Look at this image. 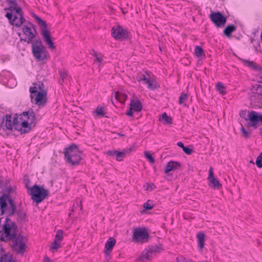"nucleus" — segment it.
Listing matches in <instances>:
<instances>
[{
	"label": "nucleus",
	"mask_w": 262,
	"mask_h": 262,
	"mask_svg": "<svg viewBox=\"0 0 262 262\" xmlns=\"http://www.w3.org/2000/svg\"><path fill=\"white\" fill-rule=\"evenodd\" d=\"M94 114H96V116L98 117H103L105 115V113L103 111V108L102 106H98L97 108L93 112Z\"/></svg>",
	"instance_id": "nucleus-32"
},
{
	"label": "nucleus",
	"mask_w": 262,
	"mask_h": 262,
	"mask_svg": "<svg viewBox=\"0 0 262 262\" xmlns=\"http://www.w3.org/2000/svg\"><path fill=\"white\" fill-rule=\"evenodd\" d=\"M248 119L250 122L248 123V126H252L254 128H256L258 121L262 123V115H258L256 112L251 111L248 113Z\"/></svg>",
	"instance_id": "nucleus-16"
},
{
	"label": "nucleus",
	"mask_w": 262,
	"mask_h": 262,
	"mask_svg": "<svg viewBox=\"0 0 262 262\" xmlns=\"http://www.w3.org/2000/svg\"><path fill=\"white\" fill-rule=\"evenodd\" d=\"M78 207L80 208V210L82 211V205L81 201L79 199H77L75 201V202H74V203L73 204L72 211H75L76 210V209L77 208H78Z\"/></svg>",
	"instance_id": "nucleus-34"
},
{
	"label": "nucleus",
	"mask_w": 262,
	"mask_h": 262,
	"mask_svg": "<svg viewBox=\"0 0 262 262\" xmlns=\"http://www.w3.org/2000/svg\"><path fill=\"white\" fill-rule=\"evenodd\" d=\"M152 186H154V185L153 184H148L147 185V187L146 188V190H153Z\"/></svg>",
	"instance_id": "nucleus-48"
},
{
	"label": "nucleus",
	"mask_w": 262,
	"mask_h": 262,
	"mask_svg": "<svg viewBox=\"0 0 262 262\" xmlns=\"http://www.w3.org/2000/svg\"><path fill=\"white\" fill-rule=\"evenodd\" d=\"M30 97L32 103L42 107L47 102V91L45 89L44 84L41 82L33 83L29 88Z\"/></svg>",
	"instance_id": "nucleus-2"
},
{
	"label": "nucleus",
	"mask_w": 262,
	"mask_h": 262,
	"mask_svg": "<svg viewBox=\"0 0 262 262\" xmlns=\"http://www.w3.org/2000/svg\"><path fill=\"white\" fill-rule=\"evenodd\" d=\"M132 148H126L121 151L116 150H108L106 151V155L110 157L116 156V160L118 161H121L123 158L125 157L126 155L129 154L132 151Z\"/></svg>",
	"instance_id": "nucleus-15"
},
{
	"label": "nucleus",
	"mask_w": 262,
	"mask_h": 262,
	"mask_svg": "<svg viewBox=\"0 0 262 262\" xmlns=\"http://www.w3.org/2000/svg\"><path fill=\"white\" fill-rule=\"evenodd\" d=\"M153 207L154 206L152 204V202L150 200L147 201L143 204V207L146 210H150L152 209Z\"/></svg>",
	"instance_id": "nucleus-41"
},
{
	"label": "nucleus",
	"mask_w": 262,
	"mask_h": 262,
	"mask_svg": "<svg viewBox=\"0 0 262 262\" xmlns=\"http://www.w3.org/2000/svg\"><path fill=\"white\" fill-rule=\"evenodd\" d=\"M36 118L33 109L29 108L13 119L14 128L21 134L30 132L35 126Z\"/></svg>",
	"instance_id": "nucleus-1"
},
{
	"label": "nucleus",
	"mask_w": 262,
	"mask_h": 262,
	"mask_svg": "<svg viewBox=\"0 0 262 262\" xmlns=\"http://www.w3.org/2000/svg\"><path fill=\"white\" fill-rule=\"evenodd\" d=\"M32 52L38 62L45 63L50 58V55L40 39H36L32 43Z\"/></svg>",
	"instance_id": "nucleus-6"
},
{
	"label": "nucleus",
	"mask_w": 262,
	"mask_h": 262,
	"mask_svg": "<svg viewBox=\"0 0 262 262\" xmlns=\"http://www.w3.org/2000/svg\"><path fill=\"white\" fill-rule=\"evenodd\" d=\"M198 247L201 250L204 247L205 234L203 232H199L196 235Z\"/></svg>",
	"instance_id": "nucleus-27"
},
{
	"label": "nucleus",
	"mask_w": 262,
	"mask_h": 262,
	"mask_svg": "<svg viewBox=\"0 0 262 262\" xmlns=\"http://www.w3.org/2000/svg\"><path fill=\"white\" fill-rule=\"evenodd\" d=\"M150 79H148L145 77V75H143V78H141L140 80H139V81H143L144 82V83L148 85V83L150 82Z\"/></svg>",
	"instance_id": "nucleus-45"
},
{
	"label": "nucleus",
	"mask_w": 262,
	"mask_h": 262,
	"mask_svg": "<svg viewBox=\"0 0 262 262\" xmlns=\"http://www.w3.org/2000/svg\"><path fill=\"white\" fill-rule=\"evenodd\" d=\"M95 57H96V60L99 63H101L103 59L101 57L98 56L97 53H95L94 55Z\"/></svg>",
	"instance_id": "nucleus-46"
},
{
	"label": "nucleus",
	"mask_w": 262,
	"mask_h": 262,
	"mask_svg": "<svg viewBox=\"0 0 262 262\" xmlns=\"http://www.w3.org/2000/svg\"><path fill=\"white\" fill-rule=\"evenodd\" d=\"M3 185V181L1 179V177L0 176V187H2Z\"/></svg>",
	"instance_id": "nucleus-52"
},
{
	"label": "nucleus",
	"mask_w": 262,
	"mask_h": 262,
	"mask_svg": "<svg viewBox=\"0 0 262 262\" xmlns=\"http://www.w3.org/2000/svg\"><path fill=\"white\" fill-rule=\"evenodd\" d=\"M246 114V111H243L241 113H240V116L241 117H244V115H245Z\"/></svg>",
	"instance_id": "nucleus-51"
},
{
	"label": "nucleus",
	"mask_w": 262,
	"mask_h": 262,
	"mask_svg": "<svg viewBox=\"0 0 262 262\" xmlns=\"http://www.w3.org/2000/svg\"><path fill=\"white\" fill-rule=\"evenodd\" d=\"M181 167V164L177 161H170L168 162L165 166L164 172L168 173L169 172L179 169Z\"/></svg>",
	"instance_id": "nucleus-19"
},
{
	"label": "nucleus",
	"mask_w": 262,
	"mask_h": 262,
	"mask_svg": "<svg viewBox=\"0 0 262 262\" xmlns=\"http://www.w3.org/2000/svg\"><path fill=\"white\" fill-rule=\"evenodd\" d=\"M177 145L180 147H181L182 149H183V148L185 147L184 144L182 142H178L177 143Z\"/></svg>",
	"instance_id": "nucleus-49"
},
{
	"label": "nucleus",
	"mask_w": 262,
	"mask_h": 262,
	"mask_svg": "<svg viewBox=\"0 0 262 262\" xmlns=\"http://www.w3.org/2000/svg\"><path fill=\"white\" fill-rule=\"evenodd\" d=\"M15 213L16 216V220L18 223H23L26 221V213L23 209H16Z\"/></svg>",
	"instance_id": "nucleus-22"
},
{
	"label": "nucleus",
	"mask_w": 262,
	"mask_h": 262,
	"mask_svg": "<svg viewBox=\"0 0 262 262\" xmlns=\"http://www.w3.org/2000/svg\"><path fill=\"white\" fill-rule=\"evenodd\" d=\"M255 164L258 168H262V152H261L257 157Z\"/></svg>",
	"instance_id": "nucleus-38"
},
{
	"label": "nucleus",
	"mask_w": 262,
	"mask_h": 262,
	"mask_svg": "<svg viewBox=\"0 0 262 262\" xmlns=\"http://www.w3.org/2000/svg\"><path fill=\"white\" fill-rule=\"evenodd\" d=\"M118 135H119V136H121V137H123V136H124V135H123V134H120V133H119V134H118Z\"/></svg>",
	"instance_id": "nucleus-55"
},
{
	"label": "nucleus",
	"mask_w": 262,
	"mask_h": 262,
	"mask_svg": "<svg viewBox=\"0 0 262 262\" xmlns=\"http://www.w3.org/2000/svg\"><path fill=\"white\" fill-rule=\"evenodd\" d=\"M144 155L148 161H149L151 163L153 164L155 162V158L149 154L148 151H145Z\"/></svg>",
	"instance_id": "nucleus-40"
},
{
	"label": "nucleus",
	"mask_w": 262,
	"mask_h": 262,
	"mask_svg": "<svg viewBox=\"0 0 262 262\" xmlns=\"http://www.w3.org/2000/svg\"><path fill=\"white\" fill-rule=\"evenodd\" d=\"M241 130L242 132L244 138H248L249 137L250 135V133L246 131V129H245V128L244 127V126L243 125H242V128L241 129Z\"/></svg>",
	"instance_id": "nucleus-43"
},
{
	"label": "nucleus",
	"mask_w": 262,
	"mask_h": 262,
	"mask_svg": "<svg viewBox=\"0 0 262 262\" xmlns=\"http://www.w3.org/2000/svg\"><path fill=\"white\" fill-rule=\"evenodd\" d=\"M18 228L15 223L7 217L0 229V240L8 242L12 241L17 235Z\"/></svg>",
	"instance_id": "nucleus-4"
},
{
	"label": "nucleus",
	"mask_w": 262,
	"mask_h": 262,
	"mask_svg": "<svg viewBox=\"0 0 262 262\" xmlns=\"http://www.w3.org/2000/svg\"><path fill=\"white\" fill-rule=\"evenodd\" d=\"M149 234L145 229L135 228L133 233V239L136 243H144L148 241Z\"/></svg>",
	"instance_id": "nucleus-13"
},
{
	"label": "nucleus",
	"mask_w": 262,
	"mask_h": 262,
	"mask_svg": "<svg viewBox=\"0 0 262 262\" xmlns=\"http://www.w3.org/2000/svg\"><path fill=\"white\" fill-rule=\"evenodd\" d=\"M147 86L149 90H154L159 88L160 86L155 80L152 79L150 80Z\"/></svg>",
	"instance_id": "nucleus-31"
},
{
	"label": "nucleus",
	"mask_w": 262,
	"mask_h": 262,
	"mask_svg": "<svg viewBox=\"0 0 262 262\" xmlns=\"http://www.w3.org/2000/svg\"><path fill=\"white\" fill-rule=\"evenodd\" d=\"M0 262H16L12 254H4L2 255Z\"/></svg>",
	"instance_id": "nucleus-29"
},
{
	"label": "nucleus",
	"mask_w": 262,
	"mask_h": 262,
	"mask_svg": "<svg viewBox=\"0 0 262 262\" xmlns=\"http://www.w3.org/2000/svg\"><path fill=\"white\" fill-rule=\"evenodd\" d=\"M209 18L217 28L223 27L227 22V17L221 12H211Z\"/></svg>",
	"instance_id": "nucleus-12"
},
{
	"label": "nucleus",
	"mask_w": 262,
	"mask_h": 262,
	"mask_svg": "<svg viewBox=\"0 0 262 262\" xmlns=\"http://www.w3.org/2000/svg\"><path fill=\"white\" fill-rule=\"evenodd\" d=\"M60 242L55 240L54 242L51 244V249L56 250L58 249L60 246Z\"/></svg>",
	"instance_id": "nucleus-42"
},
{
	"label": "nucleus",
	"mask_w": 262,
	"mask_h": 262,
	"mask_svg": "<svg viewBox=\"0 0 262 262\" xmlns=\"http://www.w3.org/2000/svg\"><path fill=\"white\" fill-rule=\"evenodd\" d=\"M59 72V75H60V82L61 83H63V82H64L65 80L67 79L68 74H67V72H66L64 71H60Z\"/></svg>",
	"instance_id": "nucleus-37"
},
{
	"label": "nucleus",
	"mask_w": 262,
	"mask_h": 262,
	"mask_svg": "<svg viewBox=\"0 0 262 262\" xmlns=\"http://www.w3.org/2000/svg\"><path fill=\"white\" fill-rule=\"evenodd\" d=\"M215 86L217 91H219L220 94L224 95L226 93V88L222 82H219L216 83Z\"/></svg>",
	"instance_id": "nucleus-30"
},
{
	"label": "nucleus",
	"mask_w": 262,
	"mask_h": 262,
	"mask_svg": "<svg viewBox=\"0 0 262 262\" xmlns=\"http://www.w3.org/2000/svg\"><path fill=\"white\" fill-rule=\"evenodd\" d=\"M22 31L25 37L21 38L20 40H23L27 43H31L35 37V33H36L35 26L32 23H29L28 26L25 25L23 27Z\"/></svg>",
	"instance_id": "nucleus-11"
},
{
	"label": "nucleus",
	"mask_w": 262,
	"mask_h": 262,
	"mask_svg": "<svg viewBox=\"0 0 262 262\" xmlns=\"http://www.w3.org/2000/svg\"><path fill=\"white\" fill-rule=\"evenodd\" d=\"M188 98V95L186 93H182L179 97V103L182 104L184 103Z\"/></svg>",
	"instance_id": "nucleus-36"
},
{
	"label": "nucleus",
	"mask_w": 262,
	"mask_h": 262,
	"mask_svg": "<svg viewBox=\"0 0 262 262\" xmlns=\"http://www.w3.org/2000/svg\"><path fill=\"white\" fill-rule=\"evenodd\" d=\"M154 250L151 249L144 251L142 254L139 257V260L141 262H144L145 260H149Z\"/></svg>",
	"instance_id": "nucleus-26"
},
{
	"label": "nucleus",
	"mask_w": 262,
	"mask_h": 262,
	"mask_svg": "<svg viewBox=\"0 0 262 262\" xmlns=\"http://www.w3.org/2000/svg\"><path fill=\"white\" fill-rule=\"evenodd\" d=\"M63 238V232L61 230H58L57 231L55 240L58 241V242H60Z\"/></svg>",
	"instance_id": "nucleus-39"
},
{
	"label": "nucleus",
	"mask_w": 262,
	"mask_h": 262,
	"mask_svg": "<svg viewBox=\"0 0 262 262\" xmlns=\"http://www.w3.org/2000/svg\"><path fill=\"white\" fill-rule=\"evenodd\" d=\"M16 205L13 199L8 195L0 197V214H7L9 217L15 214Z\"/></svg>",
	"instance_id": "nucleus-7"
},
{
	"label": "nucleus",
	"mask_w": 262,
	"mask_h": 262,
	"mask_svg": "<svg viewBox=\"0 0 262 262\" xmlns=\"http://www.w3.org/2000/svg\"><path fill=\"white\" fill-rule=\"evenodd\" d=\"M236 26L234 25H227L223 31V33L226 37L231 38V34L236 30Z\"/></svg>",
	"instance_id": "nucleus-24"
},
{
	"label": "nucleus",
	"mask_w": 262,
	"mask_h": 262,
	"mask_svg": "<svg viewBox=\"0 0 262 262\" xmlns=\"http://www.w3.org/2000/svg\"><path fill=\"white\" fill-rule=\"evenodd\" d=\"M34 17L37 20L38 24L41 28V34L43 40L48 48L51 50H55L56 47L51 39V36L47 28V24L45 21L41 19L37 15L34 14Z\"/></svg>",
	"instance_id": "nucleus-8"
},
{
	"label": "nucleus",
	"mask_w": 262,
	"mask_h": 262,
	"mask_svg": "<svg viewBox=\"0 0 262 262\" xmlns=\"http://www.w3.org/2000/svg\"><path fill=\"white\" fill-rule=\"evenodd\" d=\"M116 243L114 237H110L105 244L104 253L106 255H109L112 252L113 247Z\"/></svg>",
	"instance_id": "nucleus-21"
},
{
	"label": "nucleus",
	"mask_w": 262,
	"mask_h": 262,
	"mask_svg": "<svg viewBox=\"0 0 262 262\" xmlns=\"http://www.w3.org/2000/svg\"><path fill=\"white\" fill-rule=\"evenodd\" d=\"M162 119L164 120L165 124H171L172 122V119L168 116L166 113H164L162 114Z\"/></svg>",
	"instance_id": "nucleus-35"
},
{
	"label": "nucleus",
	"mask_w": 262,
	"mask_h": 262,
	"mask_svg": "<svg viewBox=\"0 0 262 262\" xmlns=\"http://www.w3.org/2000/svg\"><path fill=\"white\" fill-rule=\"evenodd\" d=\"M2 0H0V2Z\"/></svg>",
	"instance_id": "nucleus-58"
},
{
	"label": "nucleus",
	"mask_w": 262,
	"mask_h": 262,
	"mask_svg": "<svg viewBox=\"0 0 262 262\" xmlns=\"http://www.w3.org/2000/svg\"><path fill=\"white\" fill-rule=\"evenodd\" d=\"M5 122V126L7 129L12 130L13 126L14 127L13 122L11 121V115L7 114L5 116V119L3 118L2 124Z\"/></svg>",
	"instance_id": "nucleus-23"
},
{
	"label": "nucleus",
	"mask_w": 262,
	"mask_h": 262,
	"mask_svg": "<svg viewBox=\"0 0 262 262\" xmlns=\"http://www.w3.org/2000/svg\"><path fill=\"white\" fill-rule=\"evenodd\" d=\"M239 59L244 63L245 66L248 67L251 69L256 71H262V67L258 66L256 62L242 58H239Z\"/></svg>",
	"instance_id": "nucleus-20"
},
{
	"label": "nucleus",
	"mask_w": 262,
	"mask_h": 262,
	"mask_svg": "<svg viewBox=\"0 0 262 262\" xmlns=\"http://www.w3.org/2000/svg\"><path fill=\"white\" fill-rule=\"evenodd\" d=\"M63 154L64 159L71 166H77L82 160L81 152L79 151L78 146L75 144L70 145L65 148Z\"/></svg>",
	"instance_id": "nucleus-5"
},
{
	"label": "nucleus",
	"mask_w": 262,
	"mask_h": 262,
	"mask_svg": "<svg viewBox=\"0 0 262 262\" xmlns=\"http://www.w3.org/2000/svg\"><path fill=\"white\" fill-rule=\"evenodd\" d=\"M131 109L135 112H140L142 109V105L140 101L138 100H132L130 103Z\"/></svg>",
	"instance_id": "nucleus-25"
},
{
	"label": "nucleus",
	"mask_w": 262,
	"mask_h": 262,
	"mask_svg": "<svg viewBox=\"0 0 262 262\" xmlns=\"http://www.w3.org/2000/svg\"><path fill=\"white\" fill-rule=\"evenodd\" d=\"M183 151L187 155H190L192 154L193 150L187 146H185L183 149Z\"/></svg>",
	"instance_id": "nucleus-44"
},
{
	"label": "nucleus",
	"mask_w": 262,
	"mask_h": 262,
	"mask_svg": "<svg viewBox=\"0 0 262 262\" xmlns=\"http://www.w3.org/2000/svg\"><path fill=\"white\" fill-rule=\"evenodd\" d=\"M208 180L211 183V187L214 189H220L222 185L218 179L215 178L213 176V172L212 167H210L209 168Z\"/></svg>",
	"instance_id": "nucleus-18"
},
{
	"label": "nucleus",
	"mask_w": 262,
	"mask_h": 262,
	"mask_svg": "<svg viewBox=\"0 0 262 262\" xmlns=\"http://www.w3.org/2000/svg\"><path fill=\"white\" fill-rule=\"evenodd\" d=\"M12 190V189L11 188H9L8 189V192L9 193H10Z\"/></svg>",
	"instance_id": "nucleus-53"
},
{
	"label": "nucleus",
	"mask_w": 262,
	"mask_h": 262,
	"mask_svg": "<svg viewBox=\"0 0 262 262\" xmlns=\"http://www.w3.org/2000/svg\"><path fill=\"white\" fill-rule=\"evenodd\" d=\"M9 7L5 9L10 11L5 15L11 25L16 27H20L25 21L24 13L20 7H18L16 0H6Z\"/></svg>",
	"instance_id": "nucleus-3"
},
{
	"label": "nucleus",
	"mask_w": 262,
	"mask_h": 262,
	"mask_svg": "<svg viewBox=\"0 0 262 262\" xmlns=\"http://www.w3.org/2000/svg\"><path fill=\"white\" fill-rule=\"evenodd\" d=\"M250 162L251 163H252L253 164H255V163H254V162H253L252 160H251V161H250Z\"/></svg>",
	"instance_id": "nucleus-56"
},
{
	"label": "nucleus",
	"mask_w": 262,
	"mask_h": 262,
	"mask_svg": "<svg viewBox=\"0 0 262 262\" xmlns=\"http://www.w3.org/2000/svg\"><path fill=\"white\" fill-rule=\"evenodd\" d=\"M251 95L250 100H254L255 97L261 96L262 98V85L255 84L252 85L250 89Z\"/></svg>",
	"instance_id": "nucleus-17"
},
{
	"label": "nucleus",
	"mask_w": 262,
	"mask_h": 262,
	"mask_svg": "<svg viewBox=\"0 0 262 262\" xmlns=\"http://www.w3.org/2000/svg\"><path fill=\"white\" fill-rule=\"evenodd\" d=\"M194 53L196 56L198 57H201L202 56H205V54L204 53V50L203 48L200 46H196L194 49Z\"/></svg>",
	"instance_id": "nucleus-33"
},
{
	"label": "nucleus",
	"mask_w": 262,
	"mask_h": 262,
	"mask_svg": "<svg viewBox=\"0 0 262 262\" xmlns=\"http://www.w3.org/2000/svg\"><path fill=\"white\" fill-rule=\"evenodd\" d=\"M12 241L13 242L12 248L13 251L17 254H23L27 248V238L21 233H19Z\"/></svg>",
	"instance_id": "nucleus-10"
},
{
	"label": "nucleus",
	"mask_w": 262,
	"mask_h": 262,
	"mask_svg": "<svg viewBox=\"0 0 262 262\" xmlns=\"http://www.w3.org/2000/svg\"><path fill=\"white\" fill-rule=\"evenodd\" d=\"M114 97L117 100L122 103H124L127 98V95L126 94L119 91H117L115 93Z\"/></svg>",
	"instance_id": "nucleus-28"
},
{
	"label": "nucleus",
	"mask_w": 262,
	"mask_h": 262,
	"mask_svg": "<svg viewBox=\"0 0 262 262\" xmlns=\"http://www.w3.org/2000/svg\"><path fill=\"white\" fill-rule=\"evenodd\" d=\"M179 262H182V261H180V260H179Z\"/></svg>",
	"instance_id": "nucleus-57"
},
{
	"label": "nucleus",
	"mask_w": 262,
	"mask_h": 262,
	"mask_svg": "<svg viewBox=\"0 0 262 262\" xmlns=\"http://www.w3.org/2000/svg\"><path fill=\"white\" fill-rule=\"evenodd\" d=\"M259 130H260V135L262 136V127L260 128H259Z\"/></svg>",
	"instance_id": "nucleus-54"
},
{
	"label": "nucleus",
	"mask_w": 262,
	"mask_h": 262,
	"mask_svg": "<svg viewBox=\"0 0 262 262\" xmlns=\"http://www.w3.org/2000/svg\"><path fill=\"white\" fill-rule=\"evenodd\" d=\"M112 35L115 38L120 40H123L128 38V32L121 26L118 25L114 27L112 30Z\"/></svg>",
	"instance_id": "nucleus-14"
},
{
	"label": "nucleus",
	"mask_w": 262,
	"mask_h": 262,
	"mask_svg": "<svg viewBox=\"0 0 262 262\" xmlns=\"http://www.w3.org/2000/svg\"><path fill=\"white\" fill-rule=\"evenodd\" d=\"M133 110L131 109V107H129V110L128 111H127L126 112V115L129 117H133Z\"/></svg>",
	"instance_id": "nucleus-47"
},
{
	"label": "nucleus",
	"mask_w": 262,
	"mask_h": 262,
	"mask_svg": "<svg viewBox=\"0 0 262 262\" xmlns=\"http://www.w3.org/2000/svg\"><path fill=\"white\" fill-rule=\"evenodd\" d=\"M43 262H50L49 258L48 256H45L43 259Z\"/></svg>",
	"instance_id": "nucleus-50"
},
{
	"label": "nucleus",
	"mask_w": 262,
	"mask_h": 262,
	"mask_svg": "<svg viewBox=\"0 0 262 262\" xmlns=\"http://www.w3.org/2000/svg\"><path fill=\"white\" fill-rule=\"evenodd\" d=\"M30 194L32 200L37 204L42 202L48 195V190L43 187L35 184L30 188Z\"/></svg>",
	"instance_id": "nucleus-9"
}]
</instances>
